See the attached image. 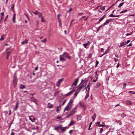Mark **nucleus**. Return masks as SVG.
<instances>
[{
    "instance_id": "26",
    "label": "nucleus",
    "mask_w": 135,
    "mask_h": 135,
    "mask_svg": "<svg viewBox=\"0 0 135 135\" xmlns=\"http://www.w3.org/2000/svg\"><path fill=\"white\" fill-rule=\"evenodd\" d=\"M80 105L83 107H85V104H84L83 103L80 102L79 103Z\"/></svg>"
},
{
    "instance_id": "20",
    "label": "nucleus",
    "mask_w": 135,
    "mask_h": 135,
    "mask_svg": "<svg viewBox=\"0 0 135 135\" xmlns=\"http://www.w3.org/2000/svg\"><path fill=\"white\" fill-rule=\"evenodd\" d=\"M15 16H16V14H14L13 15V23H15Z\"/></svg>"
},
{
    "instance_id": "53",
    "label": "nucleus",
    "mask_w": 135,
    "mask_h": 135,
    "mask_svg": "<svg viewBox=\"0 0 135 135\" xmlns=\"http://www.w3.org/2000/svg\"><path fill=\"white\" fill-rule=\"evenodd\" d=\"M3 36H1V38H0V41H3L4 40V38L3 37Z\"/></svg>"
},
{
    "instance_id": "25",
    "label": "nucleus",
    "mask_w": 135,
    "mask_h": 135,
    "mask_svg": "<svg viewBox=\"0 0 135 135\" xmlns=\"http://www.w3.org/2000/svg\"><path fill=\"white\" fill-rule=\"evenodd\" d=\"M57 17L58 19V21H61V20L60 19V17L61 16V15L60 14H58L57 15Z\"/></svg>"
},
{
    "instance_id": "8",
    "label": "nucleus",
    "mask_w": 135,
    "mask_h": 135,
    "mask_svg": "<svg viewBox=\"0 0 135 135\" xmlns=\"http://www.w3.org/2000/svg\"><path fill=\"white\" fill-rule=\"evenodd\" d=\"M69 104H67L66 106L65 107L64 110V112L65 110H69L70 108H69Z\"/></svg>"
},
{
    "instance_id": "48",
    "label": "nucleus",
    "mask_w": 135,
    "mask_h": 135,
    "mask_svg": "<svg viewBox=\"0 0 135 135\" xmlns=\"http://www.w3.org/2000/svg\"><path fill=\"white\" fill-rule=\"evenodd\" d=\"M109 17H114V15L113 14H111L109 15Z\"/></svg>"
},
{
    "instance_id": "58",
    "label": "nucleus",
    "mask_w": 135,
    "mask_h": 135,
    "mask_svg": "<svg viewBox=\"0 0 135 135\" xmlns=\"http://www.w3.org/2000/svg\"><path fill=\"white\" fill-rule=\"evenodd\" d=\"M81 117L80 116H79L78 117V119H79V120H80L81 119Z\"/></svg>"
},
{
    "instance_id": "55",
    "label": "nucleus",
    "mask_w": 135,
    "mask_h": 135,
    "mask_svg": "<svg viewBox=\"0 0 135 135\" xmlns=\"http://www.w3.org/2000/svg\"><path fill=\"white\" fill-rule=\"evenodd\" d=\"M29 119L32 122H34V118L33 119H32L31 118H30Z\"/></svg>"
},
{
    "instance_id": "15",
    "label": "nucleus",
    "mask_w": 135,
    "mask_h": 135,
    "mask_svg": "<svg viewBox=\"0 0 135 135\" xmlns=\"http://www.w3.org/2000/svg\"><path fill=\"white\" fill-rule=\"evenodd\" d=\"M73 99H71L69 103H68L67 104H69V105L70 106L71 104L73 103Z\"/></svg>"
},
{
    "instance_id": "30",
    "label": "nucleus",
    "mask_w": 135,
    "mask_h": 135,
    "mask_svg": "<svg viewBox=\"0 0 135 135\" xmlns=\"http://www.w3.org/2000/svg\"><path fill=\"white\" fill-rule=\"evenodd\" d=\"M124 3V2H123V3H120L119 4V5H118V7L119 8L120 7H121V6H122L123 5V4Z\"/></svg>"
},
{
    "instance_id": "9",
    "label": "nucleus",
    "mask_w": 135,
    "mask_h": 135,
    "mask_svg": "<svg viewBox=\"0 0 135 135\" xmlns=\"http://www.w3.org/2000/svg\"><path fill=\"white\" fill-rule=\"evenodd\" d=\"M19 102H17L16 103V104L15 105V107L13 108V110L16 111L18 108V104H19Z\"/></svg>"
},
{
    "instance_id": "16",
    "label": "nucleus",
    "mask_w": 135,
    "mask_h": 135,
    "mask_svg": "<svg viewBox=\"0 0 135 135\" xmlns=\"http://www.w3.org/2000/svg\"><path fill=\"white\" fill-rule=\"evenodd\" d=\"M66 127H62L61 128H60V129L61 130V132L62 133L63 132H64L65 130V128H66Z\"/></svg>"
},
{
    "instance_id": "2",
    "label": "nucleus",
    "mask_w": 135,
    "mask_h": 135,
    "mask_svg": "<svg viewBox=\"0 0 135 135\" xmlns=\"http://www.w3.org/2000/svg\"><path fill=\"white\" fill-rule=\"evenodd\" d=\"M79 78H77L74 81V82L73 83L72 85H71V87L73 86H74V87H75V86H76V84L78 81Z\"/></svg>"
},
{
    "instance_id": "52",
    "label": "nucleus",
    "mask_w": 135,
    "mask_h": 135,
    "mask_svg": "<svg viewBox=\"0 0 135 135\" xmlns=\"http://www.w3.org/2000/svg\"><path fill=\"white\" fill-rule=\"evenodd\" d=\"M133 33V32H132L131 33H127L126 34V36H128L131 35Z\"/></svg>"
},
{
    "instance_id": "13",
    "label": "nucleus",
    "mask_w": 135,
    "mask_h": 135,
    "mask_svg": "<svg viewBox=\"0 0 135 135\" xmlns=\"http://www.w3.org/2000/svg\"><path fill=\"white\" fill-rule=\"evenodd\" d=\"M90 89V88L89 87V84H88L87 85L86 87V91L87 90V91L88 92V93H89Z\"/></svg>"
},
{
    "instance_id": "46",
    "label": "nucleus",
    "mask_w": 135,
    "mask_h": 135,
    "mask_svg": "<svg viewBox=\"0 0 135 135\" xmlns=\"http://www.w3.org/2000/svg\"><path fill=\"white\" fill-rule=\"evenodd\" d=\"M102 25L99 26L98 27V28L97 29V31H99L100 28H101L102 27Z\"/></svg>"
},
{
    "instance_id": "60",
    "label": "nucleus",
    "mask_w": 135,
    "mask_h": 135,
    "mask_svg": "<svg viewBox=\"0 0 135 135\" xmlns=\"http://www.w3.org/2000/svg\"><path fill=\"white\" fill-rule=\"evenodd\" d=\"M99 127H104L105 126L103 125L99 124Z\"/></svg>"
},
{
    "instance_id": "59",
    "label": "nucleus",
    "mask_w": 135,
    "mask_h": 135,
    "mask_svg": "<svg viewBox=\"0 0 135 135\" xmlns=\"http://www.w3.org/2000/svg\"><path fill=\"white\" fill-rule=\"evenodd\" d=\"M77 109V107H76V106H75V107H74V108H73V109H72L74 110H76Z\"/></svg>"
},
{
    "instance_id": "36",
    "label": "nucleus",
    "mask_w": 135,
    "mask_h": 135,
    "mask_svg": "<svg viewBox=\"0 0 135 135\" xmlns=\"http://www.w3.org/2000/svg\"><path fill=\"white\" fill-rule=\"evenodd\" d=\"M126 116V115L124 113H123L121 115V117L123 118Z\"/></svg>"
},
{
    "instance_id": "29",
    "label": "nucleus",
    "mask_w": 135,
    "mask_h": 135,
    "mask_svg": "<svg viewBox=\"0 0 135 135\" xmlns=\"http://www.w3.org/2000/svg\"><path fill=\"white\" fill-rule=\"evenodd\" d=\"M116 122L117 123L119 124L120 125L122 124V122L120 121V120H118L116 121Z\"/></svg>"
},
{
    "instance_id": "17",
    "label": "nucleus",
    "mask_w": 135,
    "mask_h": 135,
    "mask_svg": "<svg viewBox=\"0 0 135 135\" xmlns=\"http://www.w3.org/2000/svg\"><path fill=\"white\" fill-rule=\"evenodd\" d=\"M27 40H25L24 41L22 42H21V44L23 45L27 43Z\"/></svg>"
},
{
    "instance_id": "37",
    "label": "nucleus",
    "mask_w": 135,
    "mask_h": 135,
    "mask_svg": "<svg viewBox=\"0 0 135 135\" xmlns=\"http://www.w3.org/2000/svg\"><path fill=\"white\" fill-rule=\"evenodd\" d=\"M86 17L85 16H83L81 17L79 19V20H80L83 19H84V18H85Z\"/></svg>"
},
{
    "instance_id": "39",
    "label": "nucleus",
    "mask_w": 135,
    "mask_h": 135,
    "mask_svg": "<svg viewBox=\"0 0 135 135\" xmlns=\"http://www.w3.org/2000/svg\"><path fill=\"white\" fill-rule=\"evenodd\" d=\"M58 22L59 23V26L60 27L61 26V21H58Z\"/></svg>"
},
{
    "instance_id": "6",
    "label": "nucleus",
    "mask_w": 135,
    "mask_h": 135,
    "mask_svg": "<svg viewBox=\"0 0 135 135\" xmlns=\"http://www.w3.org/2000/svg\"><path fill=\"white\" fill-rule=\"evenodd\" d=\"M75 91V90H74L72 91H71L69 92L68 93L66 94L65 95V96H68L69 95L72 94Z\"/></svg>"
},
{
    "instance_id": "31",
    "label": "nucleus",
    "mask_w": 135,
    "mask_h": 135,
    "mask_svg": "<svg viewBox=\"0 0 135 135\" xmlns=\"http://www.w3.org/2000/svg\"><path fill=\"white\" fill-rule=\"evenodd\" d=\"M88 45V43H85L84 44H83V45L85 48H86V46Z\"/></svg>"
},
{
    "instance_id": "3",
    "label": "nucleus",
    "mask_w": 135,
    "mask_h": 135,
    "mask_svg": "<svg viewBox=\"0 0 135 135\" xmlns=\"http://www.w3.org/2000/svg\"><path fill=\"white\" fill-rule=\"evenodd\" d=\"M63 80V79L62 78L61 79H59L58 81L57 82L56 85L57 86H59L60 85V84L61 82Z\"/></svg>"
},
{
    "instance_id": "43",
    "label": "nucleus",
    "mask_w": 135,
    "mask_h": 135,
    "mask_svg": "<svg viewBox=\"0 0 135 135\" xmlns=\"http://www.w3.org/2000/svg\"><path fill=\"white\" fill-rule=\"evenodd\" d=\"M17 77L15 76H14V79L13 81H17Z\"/></svg>"
},
{
    "instance_id": "57",
    "label": "nucleus",
    "mask_w": 135,
    "mask_h": 135,
    "mask_svg": "<svg viewBox=\"0 0 135 135\" xmlns=\"http://www.w3.org/2000/svg\"><path fill=\"white\" fill-rule=\"evenodd\" d=\"M92 124V122H91L90 123V124H89V128H88V129H90V126H91V125Z\"/></svg>"
},
{
    "instance_id": "49",
    "label": "nucleus",
    "mask_w": 135,
    "mask_h": 135,
    "mask_svg": "<svg viewBox=\"0 0 135 135\" xmlns=\"http://www.w3.org/2000/svg\"><path fill=\"white\" fill-rule=\"evenodd\" d=\"M80 90H81L79 88H78L76 90V92H77V93H78L79 92V91Z\"/></svg>"
},
{
    "instance_id": "51",
    "label": "nucleus",
    "mask_w": 135,
    "mask_h": 135,
    "mask_svg": "<svg viewBox=\"0 0 135 135\" xmlns=\"http://www.w3.org/2000/svg\"><path fill=\"white\" fill-rule=\"evenodd\" d=\"M56 108H57V109H56V111L57 113H58L59 111V107H56Z\"/></svg>"
},
{
    "instance_id": "1",
    "label": "nucleus",
    "mask_w": 135,
    "mask_h": 135,
    "mask_svg": "<svg viewBox=\"0 0 135 135\" xmlns=\"http://www.w3.org/2000/svg\"><path fill=\"white\" fill-rule=\"evenodd\" d=\"M65 55V57L68 58L69 59H70L71 58V57L69 56V54L67 53L64 52L62 54V56H64Z\"/></svg>"
},
{
    "instance_id": "10",
    "label": "nucleus",
    "mask_w": 135,
    "mask_h": 135,
    "mask_svg": "<svg viewBox=\"0 0 135 135\" xmlns=\"http://www.w3.org/2000/svg\"><path fill=\"white\" fill-rule=\"evenodd\" d=\"M126 42H122L120 44V45L119 46V47H121L122 46L124 47H125L126 45Z\"/></svg>"
},
{
    "instance_id": "28",
    "label": "nucleus",
    "mask_w": 135,
    "mask_h": 135,
    "mask_svg": "<svg viewBox=\"0 0 135 135\" xmlns=\"http://www.w3.org/2000/svg\"><path fill=\"white\" fill-rule=\"evenodd\" d=\"M25 87L24 85H21V86L20 87V88L22 89H23L24 88H25Z\"/></svg>"
},
{
    "instance_id": "11",
    "label": "nucleus",
    "mask_w": 135,
    "mask_h": 135,
    "mask_svg": "<svg viewBox=\"0 0 135 135\" xmlns=\"http://www.w3.org/2000/svg\"><path fill=\"white\" fill-rule=\"evenodd\" d=\"M63 56H62V54L60 55V60L61 61H62V62L65 61V59L62 58Z\"/></svg>"
},
{
    "instance_id": "40",
    "label": "nucleus",
    "mask_w": 135,
    "mask_h": 135,
    "mask_svg": "<svg viewBox=\"0 0 135 135\" xmlns=\"http://www.w3.org/2000/svg\"><path fill=\"white\" fill-rule=\"evenodd\" d=\"M129 93H131V94H135V92L133 91H128Z\"/></svg>"
},
{
    "instance_id": "27",
    "label": "nucleus",
    "mask_w": 135,
    "mask_h": 135,
    "mask_svg": "<svg viewBox=\"0 0 135 135\" xmlns=\"http://www.w3.org/2000/svg\"><path fill=\"white\" fill-rule=\"evenodd\" d=\"M105 15L103 17L101 18L98 21V22H100L101 21H102L104 18L105 16Z\"/></svg>"
},
{
    "instance_id": "62",
    "label": "nucleus",
    "mask_w": 135,
    "mask_h": 135,
    "mask_svg": "<svg viewBox=\"0 0 135 135\" xmlns=\"http://www.w3.org/2000/svg\"><path fill=\"white\" fill-rule=\"evenodd\" d=\"M71 115H70V113L69 114V115H67V116H66V118H69V117L71 116Z\"/></svg>"
},
{
    "instance_id": "61",
    "label": "nucleus",
    "mask_w": 135,
    "mask_h": 135,
    "mask_svg": "<svg viewBox=\"0 0 135 135\" xmlns=\"http://www.w3.org/2000/svg\"><path fill=\"white\" fill-rule=\"evenodd\" d=\"M83 87V86L82 85L80 86L78 88H79L81 90V89L82 88V87Z\"/></svg>"
},
{
    "instance_id": "24",
    "label": "nucleus",
    "mask_w": 135,
    "mask_h": 135,
    "mask_svg": "<svg viewBox=\"0 0 135 135\" xmlns=\"http://www.w3.org/2000/svg\"><path fill=\"white\" fill-rule=\"evenodd\" d=\"M74 123V122H73L72 120H71L70 121V123L68 124V126H71Z\"/></svg>"
},
{
    "instance_id": "47",
    "label": "nucleus",
    "mask_w": 135,
    "mask_h": 135,
    "mask_svg": "<svg viewBox=\"0 0 135 135\" xmlns=\"http://www.w3.org/2000/svg\"><path fill=\"white\" fill-rule=\"evenodd\" d=\"M107 53V51H105V52L104 53V54H102V56H100V57H102L103 56H104V55H105V54H106Z\"/></svg>"
},
{
    "instance_id": "35",
    "label": "nucleus",
    "mask_w": 135,
    "mask_h": 135,
    "mask_svg": "<svg viewBox=\"0 0 135 135\" xmlns=\"http://www.w3.org/2000/svg\"><path fill=\"white\" fill-rule=\"evenodd\" d=\"M49 104H50V103H48V107L49 108H51L52 107V104H50V106H49Z\"/></svg>"
},
{
    "instance_id": "5",
    "label": "nucleus",
    "mask_w": 135,
    "mask_h": 135,
    "mask_svg": "<svg viewBox=\"0 0 135 135\" xmlns=\"http://www.w3.org/2000/svg\"><path fill=\"white\" fill-rule=\"evenodd\" d=\"M34 14L37 15L38 17H40L42 16V13L38 12L36 11L35 12H34Z\"/></svg>"
},
{
    "instance_id": "19",
    "label": "nucleus",
    "mask_w": 135,
    "mask_h": 135,
    "mask_svg": "<svg viewBox=\"0 0 135 135\" xmlns=\"http://www.w3.org/2000/svg\"><path fill=\"white\" fill-rule=\"evenodd\" d=\"M87 82L86 81H85L83 83V85H82L83 86V87L84 88L85 87L87 84Z\"/></svg>"
},
{
    "instance_id": "38",
    "label": "nucleus",
    "mask_w": 135,
    "mask_h": 135,
    "mask_svg": "<svg viewBox=\"0 0 135 135\" xmlns=\"http://www.w3.org/2000/svg\"><path fill=\"white\" fill-rule=\"evenodd\" d=\"M41 21L42 22H45V20H44V18L43 17H41Z\"/></svg>"
},
{
    "instance_id": "56",
    "label": "nucleus",
    "mask_w": 135,
    "mask_h": 135,
    "mask_svg": "<svg viewBox=\"0 0 135 135\" xmlns=\"http://www.w3.org/2000/svg\"><path fill=\"white\" fill-rule=\"evenodd\" d=\"M66 100H64V101L63 102V103L62 104V105H64V104H65V103L66 102Z\"/></svg>"
},
{
    "instance_id": "42",
    "label": "nucleus",
    "mask_w": 135,
    "mask_h": 135,
    "mask_svg": "<svg viewBox=\"0 0 135 135\" xmlns=\"http://www.w3.org/2000/svg\"><path fill=\"white\" fill-rule=\"evenodd\" d=\"M127 11V10H126V9L125 10L123 11H122L120 12V13H124V12H126Z\"/></svg>"
},
{
    "instance_id": "45",
    "label": "nucleus",
    "mask_w": 135,
    "mask_h": 135,
    "mask_svg": "<svg viewBox=\"0 0 135 135\" xmlns=\"http://www.w3.org/2000/svg\"><path fill=\"white\" fill-rule=\"evenodd\" d=\"M127 84L126 83H124L123 84V88H125Z\"/></svg>"
},
{
    "instance_id": "44",
    "label": "nucleus",
    "mask_w": 135,
    "mask_h": 135,
    "mask_svg": "<svg viewBox=\"0 0 135 135\" xmlns=\"http://www.w3.org/2000/svg\"><path fill=\"white\" fill-rule=\"evenodd\" d=\"M61 118V116L59 115H58L56 117V118L57 119H59Z\"/></svg>"
},
{
    "instance_id": "4",
    "label": "nucleus",
    "mask_w": 135,
    "mask_h": 135,
    "mask_svg": "<svg viewBox=\"0 0 135 135\" xmlns=\"http://www.w3.org/2000/svg\"><path fill=\"white\" fill-rule=\"evenodd\" d=\"M62 127V125H59L58 126V127H56L54 129L55 130L57 131L58 132H59V131H58V130L59 129H60V128H61Z\"/></svg>"
},
{
    "instance_id": "22",
    "label": "nucleus",
    "mask_w": 135,
    "mask_h": 135,
    "mask_svg": "<svg viewBox=\"0 0 135 135\" xmlns=\"http://www.w3.org/2000/svg\"><path fill=\"white\" fill-rule=\"evenodd\" d=\"M13 86L15 87L17 84V81H13Z\"/></svg>"
},
{
    "instance_id": "34",
    "label": "nucleus",
    "mask_w": 135,
    "mask_h": 135,
    "mask_svg": "<svg viewBox=\"0 0 135 135\" xmlns=\"http://www.w3.org/2000/svg\"><path fill=\"white\" fill-rule=\"evenodd\" d=\"M89 96V93H88L86 95L85 98V99L86 100L88 97Z\"/></svg>"
},
{
    "instance_id": "21",
    "label": "nucleus",
    "mask_w": 135,
    "mask_h": 135,
    "mask_svg": "<svg viewBox=\"0 0 135 135\" xmlns=\"http://www.w3.org/2000/svg\"><path fill=\"white\" fill-rule=\"evenodd\" d=\"M47 41V39L46 38H45L44 40H41V42L42 43H45Z\"/></svg>"
},
{
    "instance_id": "23",
    "label": "nucleus",
    "mask_w": 135,
    "mask_h": 135,
    "mask_svg": "<svg viewBox=\"0 0 135 135\" xmlns=\"http://www.w3.org/2000/svg\"><path fill=\"white\" fill-rule=\"evenodd\" d=\"M78 93H77V92H76L74 94V95H73V98L74 99L76 97V96H77V94Z\"/></svg>"
},
{
    "instance_id": "64",
    "label": "nucleus",
    "mask_w": 135,
    "mask_h": 135,
    "mask_svg": "<svg viewBox=\"0 0 135 135\" xmlns=\"http://www.w3.org/2000/svg\"><path fill=\"white\" fill-rule=\"evenodd\" d=\"M11 135H15V133L13 132H12L11 133Z\"/></svg>"
},
{
    "instance_id": "12",
    "label": "nucleus",
    "mask_w": 135,
    "mask_h": 135,
    "mask_svg": "<svg viewBox=\"0 0 135 135\" xmlns=\"http://www.w3.org/2000/svg\"><path fill=\"white\" fill-rule=\"evenodd\" d=\"M11 51H8L6 52V54H7L6 59L7 60L8 59V57L9 56V54L11 53Z\"/></svg>"
},
{
    "instance_id": "63",
    "label": "nucleus",
    "mask_w": 135,
    "mask_h": 135,
    "mask_svg": "<svg viewBox=\"0 0 135 135\" xmlns=\"http://www.w3.org/2000/svg\"><path fill=\"white\" fill-rule=\"evenodd\" d=\"M100 123V122H97V123H95L96 124H97L98 125H99Z\"/></svg>"
},
{
    "instance_id": "14",
    "label": "nucleus",
    "mask_w": 135,
    "mask_h": 135,
    "mask_svg": "<svg viewBox=\"0 0 135 135\" xmlns=\"http://www.w3.org/2000/svg\"><path fill=\"white\" fill-rule=\"evenodd\" d=\"M75 112V111L72 110L70 111L69 113L70 115H72L74 114Z\"/></svg>"
},
{
    "instance_id": "50",
    "label": "nucleus",
    "mask_w": 135,
    "mask_h": 135,
    "mask_svg": "<svg viewBox=\"0 0 135 135\" xmlns=\"http://www.w3.org/2000/svg\"><path fill=\"white\" fill-rule=\"evenodd\" d=\"M80 90H81L79 88H78L76 90V92H77V93H78L79 92V91Z\"/></svg>"
},
{
    "instance_id": "41",
    "label": "nucleus",
    "mask_w": 135,
    "mask_h": 135,
    "mask_svg": "<svg viewBox=\"0 0 135 135\" xmlns=\"http://www.w3.org/2000/svg\"><path fill=\"white\" fill-rule=\"evenodd\" d=\"M98 63H99V61L97 60H96V64H95V67H97V65H98Z\"/></svg>"
},
{
    "instance_id": "32",
    "label": "nucleus",
    "mask_w": 135,
    "mask_h": 135,
    "mask_svg": "<svg viewBox=\"0 0 135 135\" xmlns=\"http://www.w3.org/2000/svg\"><path fill=\"white\" fill-rule=\"evenodd\" d=\"M96 116V115L95 114L92 117V119L93 121L95 120Z\"/></svg>"
},
{
    "instance_id": "54",
    "label": "nucleus",
    "mask_w": 135,
    "mask_h": 135,
    "mask_svg": "<svg viewBox=\"0 0 135 135\" xmlns=\"http://www.w3.org/2000/svg\"><path fill=\"white\" fill-rule=\"evenodd\" d=\"M103 128H101L100 130V133H102L103 131Z\"/></svg>"
},
{
    "instance_id": "7",
    "label": "nucleus",
    "mask_w": 135,
    "mask_h": 135,
    "mask_svg": "<svg viewBox=\"0 0 135 135\" xmlns=\"http://www.w3.org/2000/svg\"><path fill=\"white\" fill-rule=\"evenodd\" d=\"M111 21V19H109L107 20L103 24L104 26L108 24Z\"/></svg>"
},
{
    "instance_id": "18",
    "label": "nucleus",
    "mask_w": 135,
    "mask_h": 135,
    "mask_svg": "<svg viewBox=\"0 0 135 135\" xmlns=\"http://www.w3.org/2000/svg\"><path fill=\"white\" fill-rule=\"evenodd\" d=\"M127 104L128 105H130L132 103L129 100H127L126 102Z\"/></svg>"
},
{
    "instance_id": "33",
    "label": "nucleus",
    "mask_w": 135,
    "mask_h": 135,
    "mask_svg": "<svg viewBox=\"0 0 135 135\" xmlns=\"http://www.w3.org/2000/svg\"><path fill=\"white\" fill-rule=\"evenodd\" d=\"M95 78H96V79H95V80H93V82H96L97 81V80L98 78V76H96Z\"/></svg>"
}]
</instances>
